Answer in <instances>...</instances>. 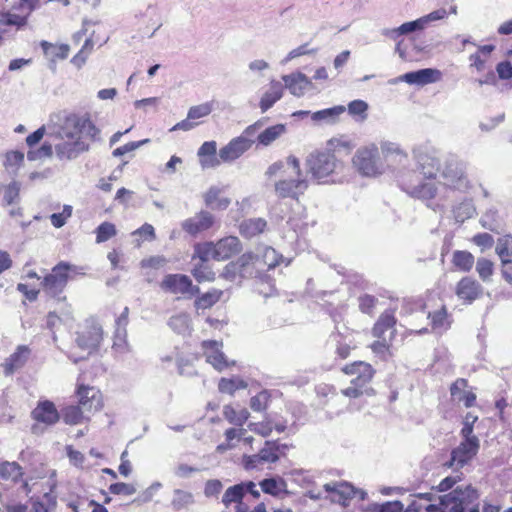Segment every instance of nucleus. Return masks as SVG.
<instances>
[{
  "label": "nucleus",
  "mask_w": 512,
  "mask_h": 512,
  "mask_svg": "<svg viewBox=\"0 0 512 512\" xmlns=\"http://www.w3.org/2000/svg\"><path fill=\"white\" fill-rule=\"evenodd\" d=\"M474 390L465 378H457L451 383L449 388L451 399L459 404H463L465 408H471L476 405L477 395Z\"/></svg>",
  "instance_id": "21"
},
{
  "label": "nucleus",
  "mask_w": 512,
  "mask_h": 512,
  "mask_svg": "<svg viewBox=\"0 0 512 512\" xmlns=\"http://www.w3.org/2000/svg\"><path fill=\"white\" fill-rule=\"evenodd\" d=\"M72 211H73L72 206L64 205L61 212L53 213L50 216L51 224L55 228L63 227L66 224L67 220L72 216Z\"/></svg>",
  "instance_id": "56"
},
{
  "label": "nucleus",
  "mask_w": 512,
  "mask_h": 512,
  "mask_svg": "<svg viewBox=\"0 0 512 512\" xmlns=\"http://www.w3.org/2000/svg\"><path fill=\"white\" fill-rule=\"evenodd\" d=\"M244 497V486L241 484H237L234 486L229 487L222 498V502L228 509L231 504L236 503H244L243 500Z\"/></svg>",
  "instance_id": "48"
},
{
  "label": "nucleus",
  "mask_w": 512,
  "mask_h": 512,
  "mask_svg": "<svg viewBox=\"0 0 512 512\" xmlns=\"http://www.w3.org/2000/svg\"><path fill=\"white\" fill-rule=\"evenodd\" d=\"M283 80L290 92L295 96H301L309 84V80L302 73L285 76Z\"/></svg>",
  "instance_id": "44"
},
{
  "label": "nucleus",
  "mask_w": 512,
  "mask_h": 512,
  "mask_svg": "<svg viewBox=\"0 0 512 512\" xmlns=\"http://www.w3.org/2000/svg\"><path fill=\"white\" fill-rule=\"evenodd\" d=\"M495 251L500 260L512 259V234L498 238Z\"/></svg>",
  "instance_id": "49"
},
{
  "label": "nucleus",
  "mask_w": 512,
  "mask_h": 512,
  "mask_svg": "<svg viewBox=\"0 0 512 512\" xmlns=\"http://www.w3.org/2000/svg\"><path fill=\"white\" fill-rule=\"evenodd\" d=\"M453 267L461 272H469L475 263V258L472 253L466 250H456L452 255Z\"/></svg>",
  "instance_id": "38"
},
{
  "label": "nucleus",
  "mask_w": 512,
  "mask_h": 512,
  "mask_svg": "<svg viewBox=\"0 0 512 512\" xmlns=\"http://www.w3.org/2000/svg\"><path fill=\"white\" fill-rule=\"evenodd\" d=\"M103 329L98 323L91 322L85 324L79 331L76 332L77 346L87 352L88 355L98 351L101 342L103 341Z\"/></svg>",
  "instance_id": "12"
},
{
  "label": "nucleus",
  "mask_w": 512,
  "mask_h": 512,
  "mask_svg": "<svg viewBox=\"0 0 512 512\" xmlns=\"http://www.w3.org/2000/svg\"><path fill=\"white\" fill-rule=\"evenodd\" d=\"M222 413L230 424L237 427H243L250 417V413L246 408L236 409L231 404L224 405Z\"/></svg>",
  "instance_id": "33"
},
{
  "label": "nucleus",
  "mask_w": 512,
  "mask_h": 512,
  "mask_svg": "<svg viewBox=\"0 0 512 512\" xmlns=\"http://www.w3.org/2000/svg\"><path fill=\"white\" fill-rule=\"evenodd\" d=\"M258 253L245 252L235 261L229 262L223 269L222 277L227 280L240 278H260L264 275Z\"/></svg>",
  "instance_id": "8"
},
{
  "label": "nucleus",
  "mask_w": 512,
  "mask_h": 512,
  "mask_svg": "<svg viewBox=\"0 0 512 512\" xmlns=\"http://www.w3.org/2000/svg\"><path fill=\"white\" fill-rule=\"evenodd\" d=\"M262 491L272 496H278L286 487L283 479L267 478L260 482Z\"/></svg>",
  "instance_id": "50"
},
{
  "label": "nucleus",
  "mask_w": 512,
  "mask_h": 512,
  "mask_svg": "<svg viewBox=\"0 0 512 512\" xmlns=\"http://www.w3.org/2000/svg\"><path fill=\"white\" fill-rule=\"evenodd\" d=\"M454 292L461 304L471 305L483 297L484 288L475 278L464 276L456 283Z\"/></svg>",
  "instance_id": "14"
},
{
  "label": "nucleus",
  "mask_w": 512,
  "mask_h": 512,
  "mask_svg": "<svg viewBox=\"0 0 512 512\" xmlns=\"http://www.w3.org/2000/svg\"><path fill=\"white\" fill-rule=\"evenodd\" d=\"M443 178V182L437 180V176L431 170H428V175L418 171H406L401 174L399 183L401 189L408 195L423 201L435 199L439 191L459 190L467 186V179L462 172H456L452 176L444 173Z\"/></svg>",
  "instance_id": "2"
},
{
  "label": "nucleus",
  "mask_w": 512,
  "mask_h": 512,
  "mask_svg": "<svg viewBox=\"0 0 512 512\" xmlns=\"http://www.w3.org/2000/svg\"><path fill=\"white\" fill-rule=\"evenodd\" d=\"M201 348L206 362L212 365L217 371L221 372L234 364V362L230 363L223 353L222 341L204 340L201 342Z\"/></svg>",
  "instance_id": "17"
},
{
  "label": "nucleus",
  "mask_w": 512,
  "mask_h": 512,
  "mask_svg": "<svg viewBox=\"0 0 512 512\" xmlns=\"http://www.w3.org/2000/svg\"><path fill=\"white\" fill-rule=\"evenodd\" d=\"M341 372L352 377L350 385L341 390V394L349 399H358L363 396L371 397L376 394L371 383L376 375L375 368L368 362L357 360L345 364Z\"/></svg>",
  "instance_id": "4"
},
{
  "label": "nucleus",
  "mask_w": 512,
  "mask_h": 512,
  "mask_svg": "<svg viewBox=\"0 0 512 512\" xmlns=\"http://www.w3.org/2000/svg\"><path fill=\"white\" fill-rule=\"evenodd\" d=\"M32 356V349L28 345H18L1 364L3 374L8 377L23 369Z\"/></svg>",
  "instance_id": "18"
},
{
  "label": "nucleus",
  "mask_w": 512,
  "mask_h": 512,
  "mask_svg": "<svg viewBox=\"0 0 512 512\" xmlns=\"http://www.w3.org/2000/svg\"><path fill=\"white\" fill-rule=\"evenodd\" d=\"M373 354L383 362H388L394 357L393 340L387 338H375L369 345Z\"/></svg>",
  "instance_id": "30"
},
{
  "label": "nucleus",
  "mask_w": 512,
  "mask_h": 512,
  "mask_svg": "<svg viewBox=\"0 0 512 512\" xmlns=\"http://www.w3.org/2000/svg\"><path fill=\"white\" fill-rule=\"evenodd\" d=\"M248 427L252 432L262 437H268L273 431V426L270 421L253 422L250 423Z\"/></svg>",
  "instance_id": "64"
},
{
  "label": "nucleus",
  "mask_w": 512,
  "mask_h": 512,
  "mask_svg": "<svg viewBox=\"0 0 512 512\" xmlns=\"http://www.w3.org/2000/svg\"><path fill=\"white\" fill-rule=\"evenodd\" d=\"M215 224V217L208 211L201 210L193 217L187 218L181 224L182 230L190 236L196 237L209 229Z\"/></svg>",
  "instance_id": "19"
},
{
  "label": "nucleus",
  "mask_w": 512,
  "mask_h": 512,
  "mask_svg": "<svg viewBox=\"0 0 512 512\" xmlns=\"http://www.w3.org/2000/svg\"><path fill=\"white\" fill-rule=\"evenodd\" d=\"M75 273L76 267L74 265L60 261L42 278L40 282L42 291L49 298L65 301L66 296L63 293Z\"/></svg>",
  "instance_id": "6"
},
{
  "label": "nucleus",
  "mask_w": 512,
  "mask_h": 512,
  "mask_svg": "<svg viewBox=\"0 0 512 512\" xmlns=\"http://www.w3.org/2000/svg\"><path fill=\"white\" fill-rule=\"evenodd\" d=\"M24 163V154L18 150L7 151L4 155L3 166L6 170L15 171Z\"/></svg>",
  "instance_id": "51"
},
{
  "label": "nucleus",
  "mask_w": 512,
  "mask_h": 512,
  "mask_svg": "<svg viewBox=\"0 0 512 512\" xmlns=\"http://www.w3.org/2000/svg\"><path fill=\"white\" fill-rule=\"evenodd\" d=\"M24 471L22 466L16 461L0 462V481L6 484H17L21 482V491L26 497H29L32 489L27 480H23Z\"/></svg>",
  "instance_id": "16"
},
{
  "label": "nucleus",
  "mask_w": 512,
  "mask_h": 512,
  "mask_svg": "<svg viewBox=\"0 0 512 512\" xmlns=\"http://www.w3.org/2000/svg\"><path fill=\"white\" fill-rule=\"evenodd\" d=\"M40 47L45 56L52 61L66 59L70 52V48L67 44H52L45 40L40 42Z\"/></svg>",
  "instance_id": "35"
},
{
  "label": "nucleus",
  "mask_w": 512,
  "mask_h": 512,
  "mask_svg": "<svg viewBox=\"0 0 512 512\" xmlns=\"http://www.w3.org/2000/svg\"><path fill=\"white\" fill-rule=\"evenodd\" d=\"M397 317L394 309L384 310L373 324L371 334L374 338H386V333L389 332L387 339L394 340L397 335Z\"/></svg>",
  "instance_id": "22"
},
{
  "label": "nucleus",
  "mask_w": 512,
  "mask_h": 512,
  "mask_svg": "<svg viewBox=\"0 0 512 512\" xmlns=\"http://www.w3.org/2000/svg\"><path fill=\"white\" fill-rule=\"evenodd\" d=\"M93 41L91 39H86L80 51L72 58L71 62L77 67H81L91 53L93 49Z\"/></svg>",
  "instance_id": "60"
},
{
  "label": "nucleus",
  "mask_w": 512,
  "mask_h": 512,
  "mask_svg": "<svg viewBox=\"0 0 512 512\" xmlns=\"http://www.w3.org/2000/svg\"><path fill=\"white\" fill-rule=\"evenodd\" d=\"M354 146V143L347 137L340 136L328 140L325 150L330 151L338 158L341 153L350 155Z\"/></svg>",
  "instance_id": "37"
},
{
  "label": "nucleus",
  "mask_w": 512,
  "mask_h": 512,
  "mask_svg": "<svg viewBox=\"0 0 512 512\" xmlns=\"http://www.w3.org/2000/svg\"><path fill=\"white\" fill-rule=\"evenodd\" d=\"M203 200L205 206L214 211L226 210L231 204L230 198L224 196L222 189L216 186L210 187L203 194Z\"/></svg>",
  "instance_id": "26"
},
{
  "label": "nucleus",
  "mask_w": 512,
  "mask_h": 512,
  "mask_svg": "<svg viewBox=\"0 0 512 512\" xmlns=\"http://www.w3.org/2000/svg\"><path fill=\"white\" fill-rule=\"evenodd\" d=\"M345 107L342 105L334 106L331 108L323 109L320 111H317L313 114L312 119L313 120H323V119H336L338 118L342 113L345 112Z\"/></svg>",
  "instance_id": "57"
},
{
  "label": "nucleus",
  "mask_w": 512,
  "mask_h": 512,
  "mask_svg": "<svg viewBox=\"0 0 512 512\" xmlns=\"http://www.w3.org/2000/svg\"><path fill=\"white\" fill-rule=\"evenodd\" d=\"M419 162V173H423L424 175H428V170H431L437 176V173L440 169V161L437 157L429 155V154H421L418 159Z\"/></svg>",
  "instance_id": "47"
},
{
  "label": "nucleus",
  "mask_w": 512,
  "mask_h": 512,
  "mask_svg": "<svg viewBox=\"0 0 512 512\" xmlns=\"http://www.w3.org/2000/svg\"><path fill=\"white\" fill-rule=\"evenodd\" d=\"M93 41L91 39H86L80 51L72 58L71 62L77 67H81L91 53L93 49Z\"/></svg>",
  "instance_id": "61"
},
{
  "label": "nucleus",
  "mask_w": 512,
  "mask_h": 512,
  "mask_svg": "<svg viewBox=\"0 0 512 512\" xmlns=\"http://www.w3.org/2000/svg\"><path fill=\"white\" fill-rule=\"evenodd\" d=\"M61 415L51 400H40L31 411V433L38 435L59 422Z\"/></svg>",
  "instance_id": "11"
},
{
  "label": "nucleus",
  "mask_w": 512,
  "mask_h": 512,
  "mask_svg": "<svg viewBox=\"0 0 512 512\" xmlns=\"http://www.w3.org/2000/svg\"><path fill=\"white\" fill-rule=\"evenodd\" d=\"M96 242L103 243L117 234L116 226L108 221L101 223L95 230Z\"/></svg>",
  "instance_id": "54"
},
{
  "label": "nucleus",
  "mask_w": 512,
  "mask_h": 512,
  "mask_svg": "<svg viewBox=\"0 0 512 512\" xmlns=\"http://www.w3.org/2000/svg\"><path fill=\"white\" fill-rule=\"evenodd\" d=\"M112 349L116 353H125L128 350L127 335L125 329H117L114 335Z\"/></svg>",
  "instance_id": "58"
},
{
  "label": "nucleus",
  "mask_w": 512,
  "mask_h": 512,
  "mask_svg": "<svg viewBox=\"0 0 512 512\" xmlns=\"http://www.w3.org/2000/svg\"><path fill=\"white\" fill-rule=\"evenodd\" d=\"M0 193H3L1 204L8 206L18 198L19 188L15 182L8 185H0Z\"/></svg>",
  "instance_id": "55"
},
{
  "label": "nucleus",
  "mask_w": 512,
  "mask_h": 512,
  "mask_svg": "<svg viewBox=\"0 0 512 512\" xmlns=\"http://www.w3.org/2000/svg\"><path fill=\"white\" fill-rule=\"evenodd\" d=\"M223 290L212 288L205 293L197 294L194 301L196 310H207L217 304L223 297Z\"/></svg>",
  "instance_id": "32"
},
{
  "label": "nucleus",
  "mask_w": 512,
  "mask_h": 512,
  "mask_svg": "<svg viewBox=\"0 0 512 512\" xmlns=\"http://www.w3.org/2000/svg\"><path fill=\"white\" fill-rule=\"evenodd\" d=\"M265 175L268 178L280 175L281 179L275 182L274 191L279 199H292L299 201L309 187V181L303 176L300 161L297 157L290 155L286 161H276L271 164Z\"/></svg>",
  "instance_id": "3"
},
{
  "label": "nucleus",
  "mask_w": 512,
  "mask_h": 512,
  "mask_svg": "<svg viewBox=\"0 0 512 512\" xmlns=\"http://www.w3.org/2000/svg\"><path fill=\"white\" fill-rule=\"evenodd\" d=\"M197 156L202 168H214L222 162L217 157V143L213 140L204 142L198 149Z\"/></svg>",
  "instance_id": "27"
},
{
  "label": "nucleus",
  "mask_w": 512,
  "mask_h": 512,
  "mask_svg": "<svg viewBox=\"0 0 512 512\" xmlns=\"http://www.w3.org/2000/svg\"><path fill=\"white\" fill-rule=\"evenodd\" d=\"M93 41L91 39H86L80 51L72 58L71 62L77 67H81L91 53L93 49Z\"/></svg>",
  "instance_id": "59"
},
{
  "label": "nucleus",
  "mask_w": 512,
  "mask_h": 512,
  "mask_svg": "<svg viewBox=\"0 0 512 512\" xmlns=\"http://www.w3.org/2000/svg\"><path fill=\"white\" fill-rule=\"evenodd\" d=\"M325 491L332 494V499L342 506H348L349 502L355 497L357 490L348 482H339L333 485L325 484Z\"/></svg>",
  "instance_id": "25"
},
{
  "label": "nucleus",
  "mask_w": 512,
  "mask_h": 512,
  "mask_svg": "<svg viewBox=\"0 0 512 512\" xmlns=\"http://www.w3.org/2000/svg\"><path fill=\"white\" fill-rule=\"evenodd\" d=\"M110 493L114 495H133L136 492L134 485L124 482L113 483L109 486Z\"/></svg>",
  "instance_id": "63"
},
{
  "label": "nucleus",
  "mask_w": 512,
  "mask_h": 512,
  "mask_svg": "<svg viewBox=\"0 0 512 512\" xmlns=\"http://www.w3.org/2000/svg\"><path fill=\"white\" fill-rule=\"evenodd\" d=\"M378 300L372 295H362L359 297V309L362 313L372 315Z\"/></svg>",
  "instance_id": "62"
},
{
  "label": "nucleus",
  "mask_w": 512,
  "mask_h": 512,
  "mask_svg": "<svg viewBox=\"0 0 512 512\" xmlns=\"http://www.w3.org/2000/svg\"><path fill=\"white\" fill-rule=\"evenodd\" d=\"M476 272L483 282H488L494 274V263L487 258H478Z\"/></svg>",
  "instance_id": "53"
},
{
  "label": "nucleus",
  "mask_w": 512,
  "mask_h": 512,
  "mask_svg": "<svg viewBox=\"0 0 512 512\" xmlns=\"http://www.w3.org/2000/svg\"><path fill=\"white\" fill-rule=\"evenodd\" d=\"M428 319L434 330H447L451 326L450 316L445 305L438 310L429 312Z\"/></svg>",
  "instance_id": "40"
},
{
  "label": "nucleus",
  "mask_w": 512,
  "mask_h": 512,
  "mask_svg": "<svg viewBox=\"0 0 512 512\" xmlns=\"http://www.w3.org/2000/svg\"><path fill=\"white\" fill-rule=\"evenodd\" d=\"M262 126L263 121L258 120L246 127L240 136L231 139L225 146L220 149V160L222 162H232L241 157L252 147L254 141L251 139V137L255 136L257 131Z\"/></svg>",
  "instance_id": "9"
},
{
  "label": "nucleus",
  "mask_w": 512,
  "mask_h": 512,
  "mask_svg": "<svg viewBox=\"0 0 512 512\" xmlns=\"http://www.w3.org/2000/svg\"><path fill=\"white\" fill-rule=\"evenodd\" d=\"M160 287L166 292L180 294L186 298H192L200 292V288L194 285L192 280L184 274L166 275L161 281Z\"/></svg>",
  "instance_id": "13"
},
{
  "label": "nucleus",
  "mask_w": 512,
  "mask_h": 512,
  "mask_svg": "<svg viewBox=\"0 0 512 512\" xmlns=\"http://www.w3.org/2000/svg\"><path fill=\"white\" fill-rule=\"evenodd\" d=\"M214 241H206L196 243L192 255V261L209 262L210 259L215 260Z\"/></svg>",
  "instance_id": "45"
},
{
  "label": "nucleus",
  "mask_w": 512,
  "mask_h": 512,
  "mask_svg": "<svg viewBox=\"0 0 512 512\" xmlns=\"http://www.w3.org/2000/svg\"><path fill=\"white\" fill-rule=\"evenodd\" d=\"M480 444L475 440H463L451 452V459L446 463L447 467L462 468L469 463L478 453Z\"/></svg>",
  "instance_id": "20"
},
{
  "label": "nucleus",
  "mask_w": 512,
  "mask_h": 512,
  "mask_svg": "<svg viewBox=\"0 0 512 512\" xmlns=\"http://www.w3.org/2000/svg\"><path fill=\"white\" fill-rule=\"evenodd\" d=\"M286 132V126L284 124H276L266 128L264 131L258 134V144L262 146H269L279 137Z\"/></svg>",
  "instance_id": "41"
},
{
  "label": "nucleus",
  "mask_w": 512,
  "mask_h": 512,
  "mask_svg": "<svg viewBox=\"0 0 512 512\" xmlns=\"http://www.w3.org/2000/svg\"><path fill=\"white\" fill-rule=\"evenodd\" d=\"M191 275L198 283L213 282L216 273L209 262L197 261L191 269Z\"/></svg>",
  "instance_id": "36"
},
{
  "label": "nucleus",
  "mask_w": 512,
  "mask_h": 512,
  "mask_svg": "<svg viewBox=\"0 0 512 512\" xmlns=\"http://www.w3.org/2000/svg\"><path fill=\"white\" fill-rule=\"evenodd\" d=\"M440 505L448 512H479V493L471 485L457 487L440 497Z\"/></svg>",
  "instance_id": "7"
},
{
  "label": "nucleus",
  "mask_w": 512,
  "mask_h": 512,
  "mask_svg": "<svg viewBox=\"0 0 512 512\" xmlns=\"http://www.w3.org/2000/svg\"><path fill=\"white\" fill-rule=\"evenodd\" d=\"M216 261H226L242 251V242L237 236H225L214 242Z\"/></svg>",
  "instance_id": "23"
},
{
  "label": "nucleus",
  "mask_w": 512,
  "mask_h": 512,
  "mask_svg": "<svg viewBox=\"0 0 512 512\" xmlns=\"http://www.w3.org/2000/svg\"><path fill=\"white\" fill-rule=\"evenodd\" d=\"M284 87L278 81H272L269 89L263 94L259 102V107L264 113L269 110L283 96Z\"/></svg>",
  "instance_id": "31"
},
{
  "label": "nucleus",
  "mask_w": 512,
  "mask_h": 512,
  "mask_svg": "<svg viewBox=\"0 0 512 512\" xmlns=\"http://www.w3.org/2000/svg\"><path fill=\"white\" fill-rule=\"evenodd\" d=\"M75 395L78 400L77 404L87 413L98 412L103 407L102 393L93 386L77 383Z\"/></svg>",
  "instance_id": "15"
},
{
  "label": "nucleus",
  "mask_w": 512,
  "mask_h": 512,
  "mask_svg": "<svg viewBox=\"0 0 512 512\" xmlns=\"http://www.w3.org/2000/svg\"><path fill=\"white\" fill-rule=\"evenodd\" d=\"M440 76V71L426 68L420 69L418 71L408 72L402 76V79L408 84L425 85L438 81Z\"/></svg>",
  "instance_id": "28"
},
{
  "label": "nucleus",
  "mask_w": 512,
  "mask_h": 512,
  "mask_svg": "<svg viewBox=\"0 0 512 512\" xmlns=\"http://www.w3.org/2000/svg\"><path fill=\"white\" fill-rule=\"evenodd\" d=\"M352 164L365 177H377L384 172V165L375 144L359 148L352 158Z\"/></svg>",
  "instance_id": "10"
},
{
  "label": "nucleus",
  "mask_w": 512,
  "mask_h": 512,
  "mask_svg": "<svg viewBox=\"0 0 512 512\" xmlns=\"http://www.w3.org/2000/svg\"><path fill=\"white\" fill-rule=\"evenodd\" d=\"M213 111V103L212 102H206L199 105H195L189 108L187 113V118L176 123L170 130L176 131V130H183V131H189L193 129L195 126L200 124L199 122H196V120L200 118L207 117L211 114Z\"/></svg>",
  "instance_id": "24"
},
{
  "label": "nucleus",
  "mask_w": 512,
  "mask_h": 512,
  "mask_svg": "<svg viewBox=\"0 0 512 512\" xmlns=\"http://www.w3.org/2000/svg\"><path fill=\"white\" fill-rule=\"evenodd\" d=\"M245 432L246 429L237 426L226 429L224 432L225 440L216 447V451L224 453L235 448L236 443L241 440Z\"/></svg>",
  "instance_id": "34"
},
{
  "label": "nucleus",
  "mask_w": 512,
  "mask_h": 512,
  "mask_svg": "<svg viewBox=\"0 0 512 512\" xmlns=\"http://www.w3.org/2000/svg\"><path fill=\"white\" fill-rule=\"evenodd\" d=\"M267 223L264 219H249L241 224V233L246 237H253L261 234L266 229Z\"/></svg>",
  "instance_id": "46"
},
{
  "label": "nucleus",
  "mask_w": 512,
  "mask_h": 512,
  "mask_svg": "<svg viewBox=\"0 0 512 512\" xmlns=\"http://www.w3.org/2000/svg\"><path fill=\"white\" fill-rule=\"evenodd\" d=\"M287 445L279 444L277 441H265L260 449V458L265 464L276 463L282 456H285Z\"/></svg>",
  "instance_id": "29"
},
{
  "label": "nucleus",
  "mask_w": 512,
  "mask_h": 512,
  "mask_svg": "<svg viewBox=\"0 0 512 512\" xmlns=\"http://www.w3.org/2000/svg\"><path fill=\"white\" fill-rule=\"evenodd\" d=\"M85 412L86 411L81 406L76 404V405H68V406L64 407L62 409V414H60V415L62 416V419L65 424L73 426V425H78V424H81L84 422V420H85L84 413Z\"/></svg>",
  "instance_id": "42"
},
{
  "label": "nucleus",
  "mask_w": 512,
  "mask_h": 512,
  "mask_svg": "<svg viewBox=\"0 0 512 512\" xmlns=\"http://www.w3.org/2000/svg\"><path fill=\"white\" fill-rule=\"evenodd\" d=\"M271 394L268 390H262L250 399V408L255 412L265 411L270 403Z\"/></svg>",
  "instance_id": "52"
},
{
  "label": "nucleus",
  "mask_w": 512,
  "mask_h": 512,
  "mask_svg": "<svg viewBox=\"0 0 512 512\" xmlns=\"http://www.w3.org/2000/svg\"><path fill=\"white\" fill-rule=\"evenodd\" d=\"M58 134L61 142L55 145V153L60 160L75 159L102 139L101 129L89 112L68 114Z\"/></svg>",
  "instance_id": "1"
},
{
  "label": "nucleus",
  "mask_w": 512,
  "mask_h": 512,
  "mask_svg": "<svg viewBox=\"0 0 512 512\" xmlns=\"http://www.w3.org/2000/svg\"><path fill=\"white\" fill-rule=\"evenodd\" d=\"M257 253L261 261V265L263 266L264 272H267L278 266L282 259L281 255H279L274 248L269 246L261 248Z\"/></svg>",
  "instance_id": "39"
},
{
  "label": "nucleus",
  "mask_w": 512,
  "mask_h": 512,
  "mask_svg": "<svg viewBox=\"0 0 512 512\" xmlns=\"http://www.w3.org/2000/svg\"><path fill=\"white\" fill-rule=\"evenodd\" d=\"M247 386V382L238 376L231 378L223 377L218 382L219 392L228 395H234L237 390L245 389Z\"/></svg>",
  "instance_id": "43"
},
{
  "label": "nucleus",
  "mask_w": 512,
  "mask_h": 512,
  "mask_svg": "<svg viewBox=\"0 0 512 512\" xmlns=\"http://www.w3.org/2000/svg\"><path fill=\"white\" fill-rule=\"evenodd\" d=\"M308 173L319 184L334 180V176L344 169V162L333 153L326 150H317L309 154L306 159Z\"/></svg>",
  "instance_id": "5"
}]
</instances>
